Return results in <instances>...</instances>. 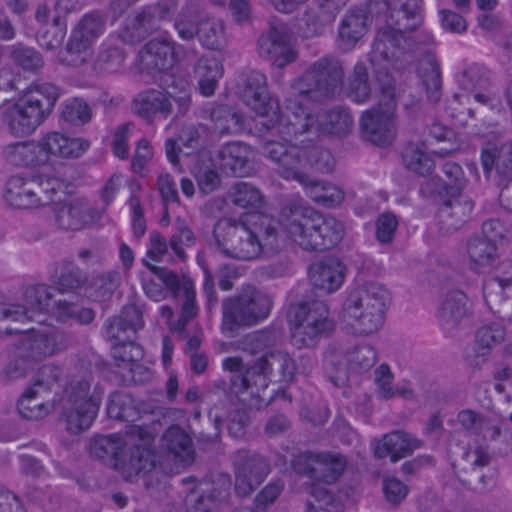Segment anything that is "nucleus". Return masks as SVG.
I'll return each mask as SVG.
<instances>
[{
  "label": "nucleus",
  "mask_w": 512,
  "mask_h": 512,
  "mask_svg": "<svg viewBox=\"0 0 512 512\" xmlns=\"http://www.w3.org/2000/svg\"><path fill=\"white\" fill-rule=\"evenodd\" d=\"M55 314L57 319L63 323L74 320L81 325H88L95 319V311L92 308L66 300H59L55 303Z\"/></svg>",
  "instance_id": "obj_52"
},
{
  "label": "nucleus",
  "mask_w": 512,
  "mask_h": 512,
  "mask_svg": "<svg viewBox=\"0 0 512 512\" xmlns=\"http://www.w3.org/2000/svg\"><path fill=\"white\" fill-rule=\"evenodd\" d=\"M121 274L117 270L94 274L89 286V297L96 302L110 300L121 284Z\"/></svg>",
  "instance_id": "obj_46"
},
{
  "label": "nucleus",
  "mask_w": 512,
  "mask_h": 512,
  "mask_svg": "<svg viewBox=\"0 0 512 512\" xmlns=\"http://www.w3.org/2000/svg\"><path fill=\"white\" fill-rule=\"evenodd\" d=\"M261 152L277 165L280 177L287 180L284 170L310 175L309 171L329 173L334 168V157L330 151L316 145L298 146L296 144L265 140Z\"/></svg>",
  "instance_id": "obj_2"
},
{
  "label": "nucleus",
  "mask_w": 512,
  "mask_h": 512,
  "mask_svg": "<svg viewBox=\"0 0 512 512\" xmlns=\"http://www.w3.org/2000/svg\"><path fill=\"white\" fill-rule=\"evenodd\" d=\"M61 118L75 126L85 125L92 118V110L83 99L72 98L63 104Z\"/></svg>",
  "instance_id": "obj_61"
},
{
  "label": "nucleus",
  "mask_w": 512,
  "mask_h": 512,
  "mask_svg": "<svg viewBox=\"0 0 512 512\" xmlns=\"http://www.w3.org/2000/svg\"><path fill=\"white\" fill-rule=\"evenodd\" d=\"M419 73L426 88L427 97L432 102H438L441 97V71L439 63L433 54H426L420 61Z\"/></svg>",
  "instance_id": "obj_48"
},
{
  "label": "nucleus",
  "mask_w": 512,
  "mask_h": 512,
  "mask_svg": "<svg viewBox=\"0 0 512 512\" xmlns=\"http://www.w3.org/2000/svg\"><path fill=\"white\" fill-rule=\"evenodd\" d=\"M389 292L384 285L368 282L352 290L344 304V317L352 320V327L359 335L377 332L384 322Z\"/></svg>",
  "instance_id": "obj_3"
},
{
  "label": "nucleus",
  "mask_w": 512,
  "mask_h": 512,
  "mask_svg": "<svg viewBox=\"0 0 512 512\" xmlns=\"http://www.w3.org/2000/svg\"><path fill=\"white\" fill-rule=\"evenodd\" d=\"M61 94L62 89L53 83L34 82L22 99L47 118Z\"/></svg>",
  "instance_id": "obj_44"
},
{
  "label": "nucleus",
  "mask_w": 512,
  "mask_h": 512,
  "mask_svg": "<svg viewBox=\"0 0 512 512\" xmlns=\"http://www.w3.org/2000/svg\"><path fill=\"white\" fill-rule=\"evenodd\" d=\"M201 113L202 118L213 123L215 132L220 135L238 134L244 130V116L233 106L209 103L202 107Z\"/></svg>",
  "instance_id": "obj_29"
},
{
  "label": "nucleus",
  "mask_w": 512,
  "mask_h": 512,
  "mask_svg": "<svg viewBox=\"0 0 512 512\" xmlns=\"http://www.w3.org/2000/svg\"><path fill=\"white\" fill-rule=\"evenodd\" d=\"M92 382L93 377L89 376L70 385L62 417L66 422L67 431L71 434H79L87 430L98 414L104 389L96 383L91 392Z\"/></svg>",
  "instance_id": "obj_9"
},
{
  "label": "nucleus",
  "mask_w": 512,
  "mask_h": 512,
  "mask_svg": "<svg viewBox=\"0 0 512 512\" xmlns=\"http://www.w3.org/2000/svg\"><path fill=\"white\" fill-rule=\"evenodd\" d=\"M46 118L32 106L20 98L12 106L6 108L2 115L7 130L15 137L32 134Z\"/></svg>",
  "instance_id": "obj_25"
},
{
  "label": "nucleus",
  "mask_w": 512,
  "mask_h": 512,
  "mask_svg": "<svg viewBox=\"0 0 512 512\" xmlns=\"http://www.w3.org/2000/svg\"><path fill=\"white\" fill-rule=\"evenodd\" d=\"M420 447V441L403 431H394L385 434L374 449L377 459L390 457L391 462L408 457L415 449Z\"/></svg>",
  "instance_id": "obj_38"
},
{
  "label": "nucleus",
  "mask_w": 512,
  "mask_h": 512,
  "mask_svg": "<svg viewBox=\"0 0 512 512\" xmlns=\"http://www.w3.org/2000/svg\"><path fill=\"white\" fill-rule=\"evenodd\" d=\"M347 466V460L343 455L329 452L318 453L314 469V482L308 489L309 494L321 510L326 512H344V503L340 496L336 495L327 485L336 483Z\"/></svg>",
  "instance_id": "obj_10"
},
{
  "label": "nucleus",
  "mask_w": 512,
  "mask_h": 512,
  "mask_svg": "<svg viewBox=\"0 0 512 512\" xmlns=\"http://www.w3.org/2000/svg\"><path fill=\"white\" fill-rule=\"evenodd\" d=\"M416 46L409 35L395 34L389 27H381L374 38L368 61L372 68L376 89L396 90V79L391 73L401 54Z\"/></svg>",
  "instance_id": "obj_7"
},
{
  "label": "nucleus",
  "mask_w": 512,
  "mask_h": 512,
  "mask_svg": "<svg viewBox=\"0 0 512 512\" xmlns=\"http://www.w3.org/2000/svg\"><path fill=\"white\" fill-rule=\"evenodd\" d=\"M34 366L26 357L20 356V351L15 347L13 357L0 371V382L8 383L24 378L34 369Z\"/></svg>",
  "instance_id": "obj_62"
},
{
  "label": "nucleus",
  "mask_w": 512,
  "mask_h": 512,
  "mask_svg": "<svg viewBox=\"0 0 512 512\" xmlns=\"http://www.w3.org/2000/svg\"><path fill=\"white\" fill-rule=\"evenodd\" d=\"M41 145L48 158L50 156L61 158H75L80 156L89 146L88 142L81 138H69L58 132L48 133Z\"/></svg>",
  "instance_id": "obj_41"
},
{
  "label": "nucleus",
  "mask_w": 512,
  "mask_h": 512,
  "mask_svg": "<svg viewBox=\"0 0 512 512\" xmlns=\"http://www.w3.org/2000/svg\"><path fill=\"white\" fill-rule=\"evenodd\" d=\"M342 62L332 56H324L305 71L300 84L304 87L300 94L313 100L322 101L335 95L343 83Z\"/></svg>",
  "instance_id": "obj_13"
},
{
  "label": "nucleus",
  "mask_w": 512,
  "mask_h": 512,
  "mask_svg": "<svg viewBox=\"0 0 512 512\" xmlns=\"http://www.w3.org/2000/svg\"><path fill=\"white\" fill-rule=\"evenodd\" d=\"M405 167L420 176L429 175L434 169L433 159L417 145L410 143L402 152Z\"/></svg>",
  "instance_id": "obj_53"
},
{
  "label": "nucleus",
  "mask_w": 512,
  "mask_h": 512,
  "mask_svg": "<svg viewBox=\"0 0 512 512\" xmlns=\"http://www.w3.org/2000/svg\"><path fill=\"white\" fill-rule=\"evenodd\" d=\"M466 252L469 259V268L477 273L491 266L498 257L497 245L489 238L471 236L467 240Z\"/></svg>",
  "instance_id": "obj_45"
},
{
  "label": "nucleus",
  "mask_w": 512,
  "mask_h": 512,
  "mask_svg": "<svg viewBox=\"0 0 512 512\" xmlns=\"http://www.w3.org/2000/svg\"><path fill=\"white\" fill-rule=\"evenodd\" d=\"M49 390L48 383L42 379H36L28 387L18 401V411L20 415L28 420H38L44 418L53 409L54 404L45 402L43 394Z\"/></svg>",
  "instance_id": "obj_37"
},
{
  "label": "nucleus",
  "mask_w": 512,
  "mask_h": 512,
  "mask_svg": "<svg viewBox=\"0 0 512 512\" xmlns=\"http://www.w3.org/2000/svg\"><path fill=\"white\" fill-rule=\"evenodd\" d=\"M261 57L272 60L277 68H283L296 59V52L290 46V35L282 23H271L269 30L258 39Z\"/></svg>",
  "instance_id": "obj_21"
},
{
  "label": "nucleus",
  "mask_w": 512,
  "mask_h": 512,
  "mask_svg": "<svg viewBox=\"0 0 512 512\" xmlns=\"http://www.w3.org/2000/svg\"><path fill=\"white\" fill-rule=\"evenodd\" d=\"M6 201L19 209H32L53 202L50 195H42L37 180L20 175L12 176L6 184Z\"/></svg>",
  "instance_id": "obj_24"
},
{
  "label": "nucleus",
  "mask_w": 512,
  "mask_h": 512,
  "mask_svg": "<svg viewBox=\"0 0 512 512\" xmlns=\"http://www.w3.org/2000/svg\"><path fill=\"white\" fill-rule=\"evenodd\" d=\"M10 56L12 61L25 71H36L44 64L40 52L23 44L12 46Z\"/></svg>",
  "instance_id": "obj_63"
},
{
  "label": "nucleus",
  "mask_w": 512,
  "mask_h": 512,
  "mask_svg": "<svg viewBox=\"0 0 512 512\" xmlns=\"http://www.w3.org/2000/svg\"><path fill=\"white\" fill-rule=\"evenodd\" d=\"M213 238L217 249L229 258L249 261L261 255V245L254 232L246 225L237 224L231 219L216 222Z\"/></svg>",
  "instance_id": "obj_12"
},
{
  "label": "nucleus",
  "mask_w": 512,
  "mask_h": 512,
  "mask_svg": "<svg viewBox=\"0 0 512 512\" xmlns=\"http://www.w3.org/2000/svg\"><path fill=\"white\" fill-rule=\"evenodd\" d=\"M54 212L59 227L64 230H79L86 222V206L78 199L58 204Z\"/></svg>",
  "instance_id": "obj_49"
},
{
  "label": "nucleus",
  "mask_w": 512,
  "mask_h": 512,
  "mask_svg": "<svg viewBox=\"0 0 512 512\" xmlns=\"http://www.w3.org/2000/svg\"><path fill=\"white\" fill-rule=\"evenodd\" d=\"M164 454H159L164 462L188 463L193 460L194 451L189 435L178 425L170 426L161 438Z\"/></svg>",
  "instance_id": "obj_34"
},
{
  "label": "nucleus",
  "mask_w": 512,
  "mask_h": 512,
  "mask_svg": "<svg viewBox=\"0 0 512 512\" xmlns=\"http://www.w3.org/2000/svg\"><path fill=\"white\" fill-rule=\"evenodd\" d=\"M279 225L288 236L306 251H324L336 246L344 236L342 223L333 216H324L300 197L286 199L281 207L279 221L266 219L254 232L261 245V254L279 251Z\"/></svg>",
  "instance_id": "obj_1"
},
{
  "label": "nucleus",
  "mask_w": 512,
  "mask_h": 512,
  "mask_svg": "<svg viewBox=\"0 0 512 512\" xmlns=\"http://www.w3.org/2000/svg\"><path fill=\"white\" fill-rule=\"evenodd\" d=\"M501 268H507V274L497 273L484 284V292L498 296L501 301H511L512 304V262L503 261Z\"/></svg>",
  "instance_id": "obj_59"
},
{
  "label": "nucleus",
  "mask_w": 512,
  "mask_h": 512,
  "mask_svg": "<svg viewBox=\"0 0 512 512\" xmlns=\"http://www.w3.org/2000/svg\"><path fill=\"white\" fill-rule=\"evenodd\" d=\"M121 464L127 479L150 472L169 474L173 471V466L165 463L158 453L143 447H135L128 461Z\"/></svg>",
  "instance_id": "obj_30"
},
{
  "label": "nucleus",
  "mask_w": 512,
  "mask_h": 512,
  "mask_svg": "<svg viewBox=\"0 0 512 512\" xmlns=\"http://www.w3.org/2000/svg\"><path fill=\"white\" fill-rule=\"evenodd\" d=\"M377 106L362 113L360 131L362 138L374 145L384 147L391 143L394 133V116L397 108V92L377 89Z\"/></svg>",
  "instance_id": "obj_11"
},
{
  "label": "nucleus",
  "mask_w": 512,
  "mask_h": 512,
  "mask_svg": "<svg viewBox=\"0 0 512 512\" xmlns=\"http://www.w3.org/2000/svg\"><path fill=\"white\" fill-rule=\"evenodd\" d=\"M65 346V334L53 326L41 329L31 328L15 346L20 356L26 357L34 365L62 350Z\"/></svg>",
  "instance_id": "obj_17"
},
{
  "label": "nucleus",
  "mask_w": 512,
  "mask_h": 512,
  "mask_svg": "<svg viewBox=\"0 0 512 512\" xmlns=\"http://www.w3.org/2000/svg\"><path fill=\"white\" fill-rule=\"evenodd\" d=\"M287 180L299 183L307 196L314 202L326 206L335 207L344 199V192L335 185L313 178L311 175L296 173L294 170H284Z\"/></svg>",
  "instance_id": "obj_26"
},
{
  "label": "nucleus",
  "mask_w": 512,
  "mask_h": 512,
  "mask_svg": "<svg viewBox=\"0 0 512 512\" xmlns=\"http://www.w3.org/2000/svg\"><path fill=\"white\" fill-rule=\"evenodd\" d=\"M250 147L242 142H230L218 152L222 171L235 177H245L254 170Z\"/></svg>",
  "instance_id": "obj_28"
},
{
  "label": "nucleus",
  "mask_w": 512,
  "mask_h": 512,
  "mask_svg": "<svg viewBox=\"0 0 512 512\" xmlns=\"http://www.w3.org/2000/svg\"><path fill=\"white\" fill-rule=\"evenodd\" d=\"M111 354L118 367L124 364L139 362L144 357V350L131 335H127V340L115 342L111 348Z\"/></svg>",
  "instance_id": "obj_58"
},
{
  "label": "nucleus",
  "mask_w": 512,
  "mask_h": 512,
  "mask_svg": "<svg viewBox=\"0 0 512 512\" xmlns=\"http://www.w3.org/2000/svg\"><path fill=\"white\" fill-rule=\"evenodd\" d=\"M324 125L330 134L345 136L352 130L353 118L346 108L336 106L326 112Z\"/></svg>",
  "instance_id": "obj_60"
},
{
  "label": "nucleus",
  "mask_w": 512,
  "mask_h": 512,
  "mask_svg": "<svg viewBox=\"0 0 512 512\" xmlns=\"http://www.w3.org/2000/svg\"><path fill=\"white\" fill-rule=\"evenodd\" d=\"M104 27L105 18L100 11L85 14L72 30L60 56L61 62L72 67L85 64L91 56L92 44L103 33Z\"/></svg>",
  "instance_id": "obj_14"
},
{
  "label": "nucleus",
  "mask_w": 512,
  "mask_h": 512,
  "mask_svg": "<svg viewBox=\"0 0 512 512\" xmlns=\"http://www.w3.org/2000/svg\"><path fill=\"white\" fill-rule=\"evenodd\" d=\"M125 442L118 434L99 435L91 440L90 454L92 457L104 462L105 465L117 469L121 464Z\"/></svg>",
  "instance_id": "obj_43"
},
{
  "label": "nucleus",
  "mask_w": 512,
  "mask_h": 512,
  "mask_svg": "<svg viewBox=\"0 0 512 512\" xmlns=\"http://www.w3.org/2000/svg\"><path fill=\"white\" fill-rule=\"evenodd\" d=\"M293 308L296 324L291 332V344L295 348H314L322 338L329 337L334 331L335 323L329 317L325 302L306 299Z\"/></svg>",
  "instance_id": "obj_8"
},
{
  "label": "nucleus",
  "mask_w": 512,
  "mask_h": 512,
  "mask_svg": "<svg viewBox=\"0 0 512 512\" xmlns=\"http://www.w3.org/2000/svg\"><path fill=\"white\" fill-rule=\"evenodd\" d=\"M456 79L459 87L467 91L476 102L483 105L491 103L490 77L485 67L479 64L469 65L456 76Z\"/></svg>",
  "instance_id": "obj_35"
},
{
  "label": "nucleus",
  "mask_w": 512,
  "mask_h": 512,
  "mask_svg": "<svg viewBox=\"0 0 512 512\" xmlns=\"http://www.w3.org/2000/svg\"><path fill=\"white\" fill-rule=\"evenodd\" d=\"M474 203L467 196L450 197L439 208L437 213L438 227L443 234H451L459 230L469 219Z\"/></svg>",
  "instance_id": "obj_27"
},
{
  "label": "nucleus",
  "mask_w": 512,
  "mask_h": 512,
  "mask_svg": "<svg viewBox=\"0 0 512 512\" xmlns=\"http://www.w3.org/2000/svg\"><path fill=\"white\" fill-rule=\"evenodd\" d=\"M278 106L274 104V112H271L274 118L261 122L267 129L277 128V131L283 135L284 141L290 143L287 138L302 135L309 132L315 124L314 117L308 112L307 108L301 104L293 103L287 107L284 114L278 115Z\"/></svg>",
  "instance_id": "obj_22"
},
{
  "label": "nucleus",
  "mask_w": 512,
  "mask_h": 512,
  "mask_svg": "<svg viewBox=\"0 0 512 512\" xmlns=\"http://www.w3.org/2000/svg\"><path fill=\"white\" fill-rule=\"evenodd\" d=\"M481 164L486 177L494 170V182L500 189L512 185V141L485 143L481 148Z\"/></svg>",
  "instance_id": "obj_19"
},
{
  "label": "nucleus",
  "mask_w": 512,
  "mask_h": 512,
  "mask_svg": "<svg viewBox=\"0 0 512 512\" xmlns=\"http://www.w3.org/2000/svg\"><path fill=\"white\" fill-rule=\"evenodd\" d=\"M215 505L216 498L212 490L194 487L185 497L186 512H211Z\"/></svg>",
  "instance_id": "obj_64"
},
{
  "label": "nucleus",
  "mask_w": 512,
  "mask_h": 512,
  "mask_svg": "<svg viewBox=\"0 0 512 512\" xmlns=\"http://www.w3.org/2000/svg\"><path fill=\"white\" fill-rule=\"evenodd\" d=\"M50 281L59 293H76L89 283L88 273L67 259L55 264Z\"/></svg>",
  "instance_id": "obj_36"
},
{
  "label": "nucleus",
  "mask_w": 512,
  "mask_h": 512,
  "mask_svg": "<svg viewBox=\"0 0 512 512\" xmlns=\"http://www.w3.org/2000/svg\"><path fill=\"white\" fill-rule=\"evenodd\" d=\"M174 63V42L171 39H152L141 50L142 67L149 73L168 71Z\"/></svg>",
  "instance_id": "obj_31"
},
{
  "label": "nucleus",
  "mask_w": 512,
  "mask_h": 512,
  "mask_svg": "<svg viewBox=\"0 0 512 512\" xmlns=\"http://www.w3.org/2000/svg\"><path fill=\"white\" fill-rule=\"evenodd\" d=\"M372 17L365 7L355 6L346 11L341 18L335 44L343 53L351 52L367 34Z\"/></svg>",
  "instance_id": "obj_20"
},
{
  "label": "nucleus",
  "mask_w": 512,
  "mask_h": 512,
  "mask_svg": "<svg viewBox=\"0 0 512 512\" xmlns=\"http://www.w3.org/2000/svg\"><path fill=\"white\" fill-rule=\"evenodd\" d=\"M53 297L51 288L45 284L28 285L23 289V303L11 304L12 311H22V315L12 318V321H33L36 317L42 316L46 311Z\"/></svg>",
  "instance_id": "obj_32"
},
{
  "label": "nucleus",
  "mask_w": 512,
  "mask_h": 512,
  "mask_svg": "<svg viewBox=\"0 0 512 512\" xmlns=\"http://www.w3.org/2000/svg\"><path fill=\"white\" fill-rule=\"evenodd\" d=\"M133 111L140 118L152 122L157 116L167 119L184 117L191 107V88L188 82L174 81L169 91L147 89L136 95L132 102Z\"/></svg>",
  "instance_id": "obj_6"
},
{
  "label": "nucleus",
  "mask_w": 512,
  "mask_h": 512,
  "mask_svg": "<svg viewBox=\"0 0 512 512\" xmlns=\"http://www.w3.org/2000/svg\"><path fill=\"white\" fill-rule=\"evenodd\" d=\"M348 0H315L316 9L305 12L304 21L312 28L314 35H322L327 26H330L340 11L346 6Z\"/></svg>",
  "instance_id": "obj_42"
},
{
  "label": "nucleus",
  "mask_w": 512,
  "mask_h": 512,
  "mask_svg": "<svg viewBox=\"0 0 512 512\" xmlns=\"http://www.w3.org/2000/svg\"><path fill=\"white\" fill-rule=\"evenodd\" d=\"M323 367L330 381L337 387L344 385L349 378L346 353L335 346H329L323 355Z\"/></svg>",
  "instance_id": "obj_47"
},
{
  "label": "nucleus",
  "mask_w": 512,
  "mask_h": 512,
  "mask_svg": "<svg viewBox=\"0 0 512 512\" xmlns=\"http://www.w3.org/2000/svg\"><path fill=\"white\" fill-rule=\"evenodd\" d=\"M442 171L447 181L437 180V183L441 186L438 192L440 194L444 193L449 197L459 196L466 185V179L461 166L456 162L447 161L443 164Z\"/></svg>",
  "instance_id": "obj_56"
},
{
  "label": "nucleus",
  "mask_w": 512,
  "mask_h": 512,
  "mask_svg": "<svg viewBox=\"0 0 512 512\" xmlns=\"http://www.w3.org/2000/svg\"><path fill=\"white\" fill-rule=\"evenodd\" d=\"M197 37L201 44L212 50L220 49L224 40V25L219 19L198 21Z\"/></svg>",
  "instance_id": "obj_55"
},
{
  "label": "nucleus",
  "mask_w": 512,
  "mask_h": 512,
  "mask_svg": "<svg viewBox=\"0 0 512 512\" xmlns=\"http://www.w3.org/2000/svg\"><path fill=\"white\" fill-rule=\"evenodd\" d=\"M371 92L368 68L365 63L357 62L349 78V97L356 103H364L370 99Z\"/></svg>",
  "instance_id": "obj_50"
},
{
  "label": "nucleus",
  "mask_w": 512,
  "mask_h": 512,
  "mask_svg": "<svg viewBox=\"0 0 512 512\" xmlns=\"http://www.w3.org/2000/svg\"><path fill=\"white\" fill-rule=\"evenodd\" d=\"M296 371V363L287 352L271 351L248 365L243 375L232 378L233 391L236 395L250 392L251 396L260 397V391L268 387L272 377L291 382Z\"/></svg>",
  "instance_id": "obj_5"
},
{
  "label": "nucleus",
  "mask_w": 512,
  "mask_h": 512,
  "mask_svg": "<svg viewBox=\"0 0 512 512\" xmlns=\"http://www.w3.org/2000/svg\"><path fill=\"white\" fill-rule=\"evenodd\" d=\"M175 5V0H170V3L163 2L144 7L118 33V38L130 45L140 43L160 29V22L169 17Z\"/></svg>",
  "instance_id": "obj_18"
},
{
  "label": "nucleus",
  "mask_w": 512,
  "mask_h": 512,
  "mask_svg": "<svg viewBox=\"0 0 512 512\" xmlns=\"http://www.w3.org/2000/svg\"><path fill=\"white\" fill-rule=\"evenodd\" d=\"M309 278L313 287L324 294L336 291L344 281V267L333 257L311 265Z\"/></svg>",
  "instance_id": "obj_33"
},
{
  "label": "nucleus",
  "mask_w": 512,
  "mask_h": 512,
  "mask_svg": "<svg viewBox=\"0 0 512 512\" xmlns=\"http://www.w3.org/2000/svg\"><path fill=\"white\" fill-rule=\"evenodd\" d=\"M376 360L377 354L371 345H358L346 352L347 365L353 373L368 371Z\"/></svg>",
  "instance_id": "obj_57"
},
{
  "label": "nucleus",
  "mask_w": 512,
  "mask_h": 512,
  "mask_svg": "<svg viewBox=\"0 0 512 512\" xmlns=\"http://www.w3.org/2000/svg\"><path fill=\"white\" fill-rule=\"evenodd\" d=\"M3 153L5 159L14 166H38L48 162L41 141L16 142L6 146Z\"/></svg>",
  "instance_id": "obj_40"
},
{
  "label": "nucleus",
  "mask_w": 512,
  "mask_h": 512,
  "mask_svg": "<svg viewBox=\"0 0 512 512\" xmlns=\"http://www.w3.org/2000/svg\"><path fill=\"white\" fill-rule=\"evenodd\" d=\"M273 305L272 298L253 285L241 290L222 301L223 333L234 337L239 329L249 328L265 320Z\"/></svg>",
  "instance_id": "obj_4"
},
{
  "label": "nucleus",
  "mask_w": 512,
  "mask_h": 512,
  "mask_svg": "<svg viewBox=\"0 0 512 512\" xmlns=\"http://www.w3.org/2000/svg\"><path fill=\"white\" fill-rule=\"evenodd\" d=\"M466 294L460 290L449 291L442 302L438 317L441 326L447 332L454 330L468 315L469 306Z\"/></svg>",
  "instance_id": "obj_39"
},
{
  "label": "nucleus",
  "mask_w": 512,
  "mask_h": 512,
  "mask_svg": "<svg viewBox=\"0 0 512 512\" xmlns=\"http://www.w3.org/2000/svg\"><path fill=\"white\" fill-rule=\"evenodd\" d=\"M125 51L117 46H102L94 63V69L98 73H116L124 65Z\"/></svg>",
  "instance_id": "obj_54"
},
{
  "label": "nucleus",
  "mask_w": 512,
  "mask_h": 512,
  "mask_svg": "<svg viewBox=\"0 0 512 512\" xmlns=\"http://www.w3.org/2000/svg\"><path fill=\"white\" fill-rule=\"evenodd\" d=\"M234 490L239 497L250 496L271 472L267 456L249 449H238L231 456Z\"/></svg>",
  "instance_id": "obj_15"
},
{
  "label": "nucleus",
  "mask_w": 512,
  "mask_h": 512,
  "mask_svg": "<svg viewBox=\"0 0 512 512\" xmlns=\"http://www.w3.org/2000/svg\"><path fill=\"white\" fill-rule=\"evenodd\" d=\"M231 202L244 209L260 208L263 202V195L260 190L247 182H237L229 192Z\"/></svg>",
  "instance_id": "obj_51"
},
{
  "label": "nucleus",
  "mask_w": 512,
  "mask_h": 512,
  "mask_svg": "<svg viewBox=\"0 0 512 512\" xmlns=\"http://www.w3.org/2000/svg\"><path fill=\"white\" fill-rule=\"evenodd\" d=\"M238 89L242 101L258 115L268 117L274 112L276 103L269 96L266 77L260 71L252 70L243 74Z\"/></svg>",
  "instance_id": "obj_23"
},
{
  "label": "nucleus",
  "mask_w": 512,
  "mask_h": 512,
  "mask_svg": "<svg viewBox=\"0 0 512 512\" xmlns=\"http://www.w3.org/2000/svg\"><path fill=\"white\" fill-rule=\"evenodd\" d=\"M143 264L167 287L174 300H178L182 293L183 303L176 326L178 329H183L198 313L192 280L184 279L181 282L178 274L167 267L156 266L146 260H143Z\"/></svg>",
  "instance_id": "obj_16"
}]
</instances>
